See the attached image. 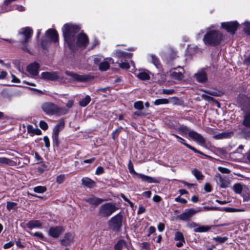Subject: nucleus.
Here are the masks:
<instances>
[{"label":"nucleus","mask_w":250,"mask_h":250,"mask_svg":"<svg viewBox=\"0 0 250 250\" xmlns=\"http://www.w3.org/2000/svg\"><path fill=\"white\" fill-rule=\"evenodd\" d=\"M135 108L139 110H142L144 108L143 103L142 101H138L134 104Z\"/></svg>","instance_id":"79ce46f5"},{"label":"nucleus","mask_w":250,"mask_h":250,"mask_svg":"<svg viewBox=\"0 0 250 250\" xmlns=\"http://www.w3.org/2000/svg\"><path fill=\"white\" fill-rule=\"evenodd\" d=\"M122 215L119 213L112 217L108 222L109 227L115 231H119L122 226Z\"/></svg>","instance_id":"423d86ee"},{"label":"nucleus","mask_w":250,"mask_h":250,"mask_svg":"<svg viewBox=\"0 0 250 250\" xmlns=\"http://www.w3.org/2000/svg\"><path fill=\"white\" fill-rule=\"evenodd\" d=\"M82 182L83 186L89 188H93L95 185L94 181L87 177L83 178L82 179Z\"/></svg>","instance_id":"a878e982"},{"label":"nucleus","mask_w":250,"mask_h":250,"mask_svg":"<svg viewBox=\"0 0 250 250\" xmlns=\"http://www.w3.org/2000/svg\"><path fill=\"white\" fill-rule=\"evenodd\" d=\"M125 245V242L123 240H120L115 245V250H122L123 247Z\"/></svg>","instance_id":"a19ab883"},{"label":"nucleus","mask_w":250,"mask_h":250,"mask_svg":"<svg viewBox=\"0 0 250 250\" xmlns=\"http://www.w3.org/2000/svg\"><path fill=\"white\" fill-rule=\"evenodd\" d=\"M135 74L138 79L142 81L148 80L150 78L149 71L145 69L139 70Z\"/></svg>","instance_id":"2eb2a0df"},{"label":"nucleus","mask_w":250,"mask_h":250,"mask_svg":"<svg viewBox=\"0 0 250 250\" xmlns=\"http://www.w3.org/2000/svg\"><path fill=\"white\" fill-rule=\"evenodd\" d=\"M33 34V30L30 27H26L20 29L19 32L20 42L23 44L27 43Z\"/></svg>","instance_id":"0eeeda50"},{"label":"nucleus","mask_w":250,"mask_h":250,"mask_svg":"<svg viewBox=\"0 0 250 250\" xmlns=\"http://www.w3.org/2000/svg\"><path fill=\"white\" fill-rule=\"evenodd\" d=\"M123 128L120 126L119 128H117L112 133V137L113 140H115L116 136H117L120 132L121 130Z\"/></svg>","instance_id":"c03bdc74"},{"label":"nucleus","mask_w":250,"mask_h":250,"mask_svg":"<svg viewBox=\"0 0 250 250\" xmlns=\"http://www.w3.org/2000/svg\"><path fill=\"white\" fill-rule=\"evenodd\" d=\"M218 169L220 172L222 173H229L230 172V170L228 168L221 167H218Z\"/></svg>","instance_id":"8fccbe9b"},{"label":"nucleus","mask_w":250,"mask_h":250,"mask_svg":"<svg viewBox=\"0 0 250 250\" xmlns=\"http://www.w3.org/2000/svg\"><path fill=\"white\" fill-rule=\"evenodd\" d=\"M177 130L182 135L188 134L189 137L201 145H204L206 143L204 138L201 134L194 131L190 130L186 125H180Z\"/></svg>","instance_id":"20e7f679"},{"label":"nucleus","mask_w":250,"mask_h":250,"mask_svg":"<svg viewBox=\"0 0 250 250\" xmlns=\"http://www.w3.org/2000/svg\"><path fill=\"white\" fill-rule=\"evenodd\" d=\"M64 126V123L63 122H61L56 125L53 129V134L58 135L59 132L62 130Z\"/></svg>","instance_id":"cd10ccee"},{"label":"nucleus","mask_w":250,"mask_h":250,"mask_svg":"<svg viewBox=\"0 0 250 250\" xmlns=\"http://www.w3.org/2000/svg\"><path fill=\"white\" fill-rule=\"evenodd\" d=\"M137 176L142 180L143 182H146L148 183H159L160 180L155 177H152L147 175H144L142 173L137 174Z\"/></svg>","instance_id":"dca6fc26"},{"label":"nucleus","mask_w":250,"mask_h":250,"mask_svg":"<svg viewBox=\"0 0 250 250\" xmlns=\"http://www.w3.org/2000/svg\"><path fill=\"white\" fill-rule=\"evenodd\" d=\"M221 26L223 28L226 29L228 32L233 34L235 33L238 28V23L237 21L222 22Z\"/></svg>","instance_id":"9d476101"},{"label":"nucleus","mask_w":250,"mask_h":250,"mask_svg":"<svg viewBox=\"0 0 250 250\" xmlns=\"http://www.w3.org/2000/svg\"><path fill=\"white\" fill-rule=\"evenodd\" d=\"M90 97L88 95H87L84 98L80 101L79 104L82 107H85L90 103Z\"/></svg>","instance_id":"2f4dec72"},{"label":"nucleus","mask_w":250,"mask_h":250,"mask_svg":"<svg viewBox=\"0 0 250 250\" xmlns=\"http://www.w3.org/2000/svg\"><path fill=\"white\" fill-rule=\"evenodd\" d=\"M42 108L46 114L49 115L65 114L67 113V110L65 108L60 107L51 102L43 103L42 105Z\"/></svg>","instance_id":"7ed1b4c3"},{"label":"nucleus","mask_w":250,"mask_h":250,"mask_svg":"<svg viewBox=\"0 0 250 250\" xmlns=\"http://www.w3.org/2000/svg\"><path fill=\"white\" fill-rule=\"evenodd\" d=\"M158 229L159 231H163L165 229V225L162 223H160L158 225Z\"/></svg>","instance_id":"0e129e2a"},{"label":"nucleus","mask_w":250,"mask_h":250,"mask_svg":"<svg viewBox=\"0 0 250 250\" xmlns=\"http://www.w3.org/2000/svg\"><path fill=\"white\" fill-rule=\"evenodd\" d=\"M43 141H44V143H45V147H46L47 148H48L50 146V142H49V139L48 138V137L47 136H44L43 137Z\"/></svg>","instance_id":"13d9d810"},{"label":"nucleus","mask_w":250,"mask_h":250,"mask_svg":"<svg viewBox=\"0 0 250 250\" xmlns=\"http://www.w3.org/2000/svg\"><path fill=\"white\" fill-rule=\"evenodd\" d=\"M215 179L216 182L221 188H226L229 184L228 178L226 176H222L220 174H217L215 175Z\"/></svg>","instance_id":"ddd939ff"},{"label":"nucleus","mask_w":250,"mask_h":250,"mask_svg":"<svg viewBox=\"0 0 250 250\" xmlns=\"http://www.w3.org/2000/svg\"><path fill=\"white\" fill-rule=\"evenodd\" d=\"M64 180V175L61 174L57 177L56 182L59 184H61L63 182Z\"/></svg>","instance_id":"de8ad7c7"},{"label":"nucleus","mask_w":250,"mask_h":250,"mask_svg":"<svg viewBox=\"0 0 250 250\" xmlns=\"http://www.w3.org/2000/svg\"><path fill=\"white\" fill-rule=\"evenodd\" d=\"M200 211V210H195L192 208L187 209L185 212L178 216V218L183 221H187L195 213Z\"/></svg>","instance_id":"9b49d317"},{"label":"nucleus","mask_w":250,"mask_h":250,"mask_svg":"<svg viewBox=\"0 0 250 250\" xmlns=\"http://www.w3.org/2000/svg\"><path fill=\"white\" fill-rule=\"evenodd\" d=\"M104 172V169L102 167H98L95 172L96 175H101Z\"/></svg>","instance_id":"5fc2aeb1"},{"label":"nucleus","mask_w":250,"mask_h":250,"mask_svg":"<svg viewBox=\"0 0 250 250\" xmlns=\"http://www.w3.org/2000/svg\"><path fill=\"white\" fill-rule=\"evenodd\" d=\"M27 227L29 229L34 228L40 229L42 227V223L40 220H31L29 221L26 224Z\"/></svg>","instance_id":"4be33fe9"},{"label":"nucleus","mask_w":250,"mask_h":250,"mask_svg":"<svg viewBox=\"0 0 250 250\" xmlns=\"http://www.w3.org/2000/svg\"><path fill=\"white\" fill-rule=\"evenodd\" d=\"M35 158L38 163L42 162V158L39 155L37 152L35 153Z\"/></svg>","instance_id":"680f3d73"},{"label":"nucleus","mask_w":250,"mask_h":250,"mask_svg":"<svg viewBox=\"0 0 250 250\" xmlns=\"http://www.w3.org/2000/svg\"><path fill=\"white\" fill-rule=\"evenodd\" d=\"M63 231L64 229L62 227H52L49 229L48 235L54 238H58Z\"/></svg>","instance_id":"f8f14e48"},{"label":"nucleus","mask_w":250,"mask_h":250,"mask_svg":"<svg viewBox=\"0 0 250 250\" xmlns=\"http://www.w3.org/2000/svg\"><path fill=\"white\" fill-rule=\"evenodd\" d=\"M146 210V208L142 205H140L139 207V209L137 211V214H142V213L145 212Z\"/></svg>","instance_id":"4d7b16f0"},{"label":"nucleus","mask_w":250,"mask_h":250,"mask_svg":"<svg viewBox=\"0 0 250 250\" xmlns=\"http://www.w3.org/2000/svg\"><path fill=\"white\" fill-rule=\"evenodd\" d=\"M179 142L180 143H181L182 144H183L184 146H185L186 147H187L189 149H190L192 150V151H193L194 152L200 153V154H202V153L200 151H199V150H197L196 148H195L194 147H192V146H191L190 145H188V144L186 143L185 140L184 139L181 138L179 140Z\"/></svg>","instance_id":"473e14b6"},{"label":"nucleus","mask_w":250,"mask_h":250,"mask_svg":"<svg viewBox=\"0 0 250 250\" xmlns=\"http://www.w3.org/2000/svg\"><path fill=\"white\" fill-rule=\"evenodd\" d=\"M230 133L228 132H222L213 136V138L215 139H222L224 138H227L229 137Z\"/></svg>","instance_id":"f704fd0d"},{"label":"nucleus","mask_w":250,"mask_h":250,"mask_svg":"<svg viewBox=\"0 0 250 250\" xmlns=\"http://www.w3.org/2000/svg\"><path fill=\"white\" fill-rule=\"evenodd\" d=\"M53 140L54 143L57 146L59 145V135L53 134Z\"/></svg>","instance_id":"bf43d9fd"},{"label":"nucleus","mask_w":250,"mask_h":250,"mask_svg":"<svg viewBox=\"0 0 250 250\" xmlns=\"http://www.w3.org/2000/svg\"><path fill=\"white\" fill-rule=\"evenodd\" d=\"M150 56L151 58L152 62L157 68H159L160 66V63L158 58L155 55L152 54Z\"/></svg>","instance_id":"e433bc0d"},{"label":"nucleus","mask_w":250,"mask_h":250,"mask_svg":"<svg viewBox=\"0 0 250 250\" xmlns=\"http://www.w3.org/2000/svg\"><path fill=\"white\" fill-rule=\"evenodd\" d=\"M14 245V243L10 242L4 245L3 248L5 249H9Z\"/></svg>","instance_id":"338daca9"},{"label":"nucleus","mask_w":250,"mask_h":250,"mask_svg":"<svg viewBox=\"0 0 250 250\" xmlns=\"http://www.w3.org/2000/svg\"><path fill=\"white\" fill-rule=\"evenodd\" d=\"M17 203L15 202H7L6 208L8 210L10 211L12 209H16Z\"/></svg>","instance_id":"58836bf2"},{"label":"nucleus","mask_w":250,"mask_h":250,"mask_svg":"<svg viewBox=\"0 0 250 250\" xmlns=\"http://www.w3.org/2000/svg\"><path fill=\"white\" fill-rule=\"evenodd\" d=\"M168 102V100L167 99H158L156 100L153 104L155 105H159L160 104H167Z\"/></svg>","instance_id":"c9c22d12"},{"label":"nucleus","mask_w":250,"mask_h":250,"mask_svg":"<svg viewBox=\"0 0 250 250\" xmlns=\"http://www.w3.org/2000/svg\"><path fill=\"white\" fill-rule=\"evenodd\" d=\"M243 24L245 26V27L244 29V31L248 34L250 35V22L245 21Z\"/></svg>","instance_id":"49530a36"},{"label":"nucleus","mask_w":250,"mask_h":250,"mask_svg":"<svg viewBox=\"0 0 250 250\" xmlns=\"http://www.w3.org/2000/svg\"><path fill=\"white\" fill-rule=\"evenodd\" d=\"M113 62V60L111 58H107L100 63L99 69L101 71H106L109 68L110 63Z\"/></svg>","instance_id":"6ab92c4d"},{"label":"nucleus","mask_w":250,"mask_h":250,"mask_svg":"<svg viewBox=\"0 0 250 250\" xmlns=\"http://www.w3.org/2000/svg\"><path fill=\"white\" fill-rule=\"evenodd\" d=\"M233 189L236 193H241L242 191V187L239 184H236L233 185Z\"/></svg>","instance_id":"ea45409f"},{"label":"nucleus","mask_w":250,"mask_h":250,"mask_svg":"<svg viewBox=\"0 0 250 250\" xmlns=\"http://www.w3.org/2000/svg\"><path fill=\"white\" fill-rule=\"evenodd\" d=\"M141 247L142 249H146L148 250L150 249V244L148 242H143L141 243Z\"/></svg>","instance_id":"603ef678"},{"label":"nucleus","mask_w":250,"mask_h":250,"mask_svg":"<svg viewBox=\"0 0 250 250\" xmlns=\"http://www.w3.org/2000/svg\"><path fill=\"white\" fill-rule=\"evenodd\" d=\"M249 112L244 117L243 125L247 128H250V103L248 107Z\"/></svg>","instance_id":"b1692460"},{"label":"nucleus","mask_w":250,"mask_h":250,"mask_svg":"<svg viewBox=\"0 0 250 250\" xmlns=\"http://www.w3.org/2000/svg\"><path fill=\"white\" fill-rule=\"evenodd\" d=\"M27 131L31 136H33L34 135H40L42 134V131L40 129L38 128H35L31 125H27Z\"/></svg>","instance_id":"5701e85b"},{"label":"nucleus","mask_w":250,"mask_h":250,"mask_svg":"<svg viewBox=\"0 0 250 250\" xmlns=\"http://www.w3.org/2000/svg\"><path fill=\"white\" fill-rule=\"evenodd\" d=\"M7 72L5 71H2L0 73V80L4 79L7 76Z\"/></svg>","instance_id":"774afa93"},{"label":"nucleus","mask_w":250,"mask_h":250,"mask_svg":"<svg viewBox=\"0 0 250 250\" xmlns=\"http://www.w3.org/2000/svg\"><path fill=\"white\" fill-rule=\"evenodd\" d=\"M211 229V226H199L194 229L195 232H205Z\"/></svg>","instance_id":"c756f323"},{"label":"nucleus","mask_w":250,"mask_h":250,"mask_svg":"<svg viewBox=\"0 0 250 250\" xmlns=\"http://www.w3.org/2000/svg\"><path fill=\"white\" fill-rule=\"evenodd\" d=\"M204 189L207 192H210L212 190L211 185L209 183H206L204 187Z\"/></svg>","instance_id":"052dcab7"},{"label":"nucleus","mask_w":250,"mask_h":250,"mask_svg":"<svg viewBox=\"0 0 250 250\" xmlns=\"http://www.w3.org/2000/svg\"><path fill=\"white\" fill-rule=\"evenodd\" d=\"M119 66L123 69H127L130 66L127 62H122L119 63Z\"/></svg>","instance_id":"3c124183"},{"label":"nucleus","mask_w":250,"mask_h":250,"mask_svg":"<svg viewBox=\"0 0 250 250\" xmlns=\"http://www.w3.org/2000/svg\"><path fill=\"white\" fill-rule=\"evenodd\" d=\"M213 240L219 243H223L225 242L228 240V238L226 237H222L220 236H217L213 238Z\"/></svg>","instance_id":"37998d69"},{"label":"nucleus","mask_w":250,"mask_h":250,"mask_svg":"<svg viewBox=\"0 0 250 250\" xmlns=\"http://www.w3.org/2000/svg\"><path fill=\"white\" fill-rule=\"evenodd\" d=\"M40 67V65L39 63L37 62H34L28 65L27 70L31 75L35 76L38 75Z\"/></svg>","instance_id":"4468645a"},{"label":"nucleus","mask_w":250,"mask_h":250,"mask_svg":"<svg viewBox=\"0 0 250 250\" xmlns=\"http://www.w3.org/2000/svg\"><path fill=\"white\" fill-rule=\"evenodd\" d=\"M47 38L50 39L52 42H56L58 41V34L56 30L52 29H48L45 33Z\"/></svg>","instance_id":"a211bd4d"},{"label":"nucleus","mask_w":250,"mask_h":250,"mask_svg":"<svg viewBox=\"0 0 250 250\" xmlns=\"http://www.w3.org/2000/svg\"><path fill=\"white\" fill-rule=\"evenodd\" d=\"M80 30V27L78 25L66 23L62 27L63 36L65 42L69 48L73 50L75 46L85 47L87 45L89 41L87 36L82 32L80 33L76 41L75 35Z\"/></svg>","instance_id":"f257e3e1"},{"label":"nucleus","mask_w":250,"mask_h":250,"mask_svg":"<svg viewBox=\"0 0 250 250\" xmlns=\"http://www.w3.org/2000/svg\"><path fill=\"white\" fill-rule=\"evenodd\" d=\"M222 39V35L218 31L210 30L204 36L203 41L207 45L215 46L219 44Z\"/></svg>","instance_id":"f03ea898"},{"label":"nucleus","mask_w":250,"mask_h":250,"mask_svg":"<svg viewBox=\"0 0 250 250\" xmlns=\"http://www.w3.org/2000/svg\"><path fill=\"white\" fill-rule=\"evenodd\" d=\"M65 74L72 77L74 80L80 82H85L92 79L93 77L89 75H78L72 72L66 71Z\"/></svg>","instance_id":"6e6552de"},{"label":"nucleus","mask_w":250,"mask_h":250,"mask_svg":"<svg viewBox=\"0 0 250 250\" xmlns=\"http://www.w3.org/2000/svg\"><path fill=\"white\" fill-rule=\"evenodd\" d=\"M171 77L176 80L181 81L183 79L184 75L182 72H177L176 71L172 72L170 73Z\"/></svg>","instance_id":"c85d7f7f"},{"label":"nucleus","mask_w":250,"mask_h":250,"mask_svg":"<svg viewBox=\"0 0 250 250\" xmlns=\"http://www.w3.org/2000/svg\"><path fill=\"white\" fill-rule=\"evenodd\" d=\"M128 168L129 171L131 174H134L137 175V174H138V173H137L134 170L133 165L130 161H129V162L128 163Z\"/></svg>","instance_id":"a18cd8bd"},{"label":"nucleus","mask_w":250,"mask_h":250,"mask_svg":"<svg viewBox=\"0 0 250 250\" xmlns=\"http://www.w3.org/2000/svg\"><path fill=\"white\" fill-rule=\"evenodd\" d=\"M174 240L175 241H178L179 242L176 243V246L177 247H182L183 244L185 243L184 237L182 232L180 231H177L175 234Z\"/></svg>","instance_id":"aec40b11"},{"label":"nucleus","mask_w":250,"mask_h":250,"mask_svg":"<svg viewBox=\"0 0 250 250\" xmlns=\"http://www.w3.org/2000/svg\"><path fill=\"white\" fill-rule=\"evenodd\" d=\"M118 208L114 204L106 203L100 207L99 209V214L102 217L108 218Z\"/></svg>","instance_id":"39448f33"},{"label":"nucleus","mask_w":250,"mask_h":250,"mask_svg":"<svg viewBox=\"0 0 250 250\" xmlns=\"http://www.w3.org/2000/svg\"><path fill=\"white\" fill-rule=\"evenodd\" d=\"M174 92V90L170 89H164L163 90V93L167 95H170L173 94Z\"/></svg>","instance_id":"6e6d98bb"},{"label":"nucleus","mask_w":250,"mask_h":250,"mask_svg":"<svg viewBox=\"0 0 250 250\" xmlns=\"http://www.w3.org/2000/svg\"><path fill=\"white\" fill-rule=\"evenodd\" d=\"M244 63L247 66L250 64V54L248 56L245 58L244 61Z\"/></svg>","instance_id":"e2e57ef3"},{"label":"nucleus","mask_w":250,"mask_h":250,"mask_svg":"<svg viewBox=\"0 0 250 250\" xmlns=\"http://www.w3.org/2000/svg\"><path fill=\"white\" fill-rule=\"evenodd\" d=\"M73 104H74V101L72 100H70L66 103V106L68 108H70L72 107Z\"/></svg>","instance_id":"69168bd1"},{"label":"nucleus","mask_w":250,"mask_h":250,"mask_svg":"<svg viewBox=\"0 0 250 250\" xmlns=\"http://www.w3.org/2000/svg\"><path fill=\"white\" fill-rule=\"evenodd\" d=\"M84 200L88 203L89 204L94 206H98L104 201V199L99 198L94 196V195H90L89 197L86 198Z\"/></svg>","instance_id":"f3484780"},{"label":"nucleus","mask_w":250,"mask_h":250,"mask_svg":"<svg viewBox=\"0 0 250 250\" xmlns=\"http://www.w3.org/2000/svg\"><path fill=\"white\" fill-rule=\"evenodd\" d=\"M39 125L40 127L44 130H45L48 128V125L47 123L43 121H41Z\"/></svg>","instance_id":"09e8293b"},{"label":"nucleus","mask_w":250,"mask_h":250,"mask_svg":"<svg viewBox=\"0 0 250 250\" xmlns=\"http://www.w3.org/2000/svg\"><path fill=\"white\" fill-rule=\"evenodd\" d=\"M41 78L43 80L54 81L61 79L62 77L59 72H44L41 73Z\"/></svg>","instance_id":"1a4fd4ad"},{"label":"nucleus","mask_w":250,"mask_h":250,"mask_svg":"<svg viewBox=\"0 0 250 250\" xmlns=\"http://www.w3.org/2000/svg\"><path fill=\"white\" fill-rule=\"evenodd\" d=\"M191 173L197 180H202L204 178V175L202 174L201 172L197 169L195 168L193 169Z\"/></svg>","instance_id":"72a5a7b5"},{"label":"nucleus","mask_w":250,"mask_h":250,"mask_svg":"<svg viewBox=\"0 0 250 250\" xmlns=\"http://www.w3.org/2000/svg\"><path fill=\"white\" fill-rule=\"evenodd\" d=\"M175 201L182 204H186L187 203V201L184 198H181L180 196L175 198Z\"/></svg>","instance_id":"864d4df0"},{"label":"nucleus","mask_w":250,"mask_h":250,"mask_svg":"<svg viewBox=\"0 0 250 250\" xmlns=\"http://www.w3.org/2000/svg\"><path fill=\"white\" fill-rule=\"evenodd\" d=\"M132 54L130 53L125 52L121 50H116L115 53V56L119 58H130L132 57Z\"/></svg>","instance_id":"bb28decb"},{"label":"nucleus","mask_w":250,"mask_h":250,"mask_svg":"<svg viewBox=\"0 0 250 250\" xmlns=\"http://www.w3.org/2000/svg\"><path fill=\"white\" fill-rule=\"evenodd\" d=\"M46 190V188L43 186H37L33 188L35 192L38 193H42Z\"/></svg>","instance_id":"4c0bfd02"},{"label":"nucleus","mask_w":250,"mask_h":250,"mask_svg":"<svg viewBox=\"0 0 250 250\" xmlns=\"http://www.w3.org/2000/svg\"><path fill=\"white\" fill-rule=\"evenodd\" d=\"M73 236L70 233H66L63 239L61 240V244L63 246H68L73 242Z\"/></svg>","instance_id":"412c9836"},{"label":"nucleus","mask_w":250,"mask_h":250,"mask_svg":"<svg viewBox=\"0 0 250 250\" xmlns=\"http://www.w3.org/2000/svg\"><path fill=\"white\" fill-rule=\"evenodd\" d=\"M196 80L199 83H204L207 80V75L205 72L202 71L195 75Z\"/></svg>","instance_id":"393cba45"},{"label":"nucleus","mask_w":250,"mask_h":250,"mask_svg":"<svg viewBox=\"0 0 250 250\" xmlns=\"http://www.w3.org/2000/svg\"><path fill=\"white\" fill-rule=\"evenodd\" d=\"M14 162L7 158L6 157H0V165H6L7 166H13Z\"/></svg>","instance_id":"7c9ffc66"}]
</instances>
